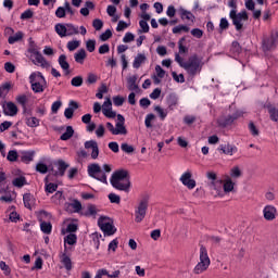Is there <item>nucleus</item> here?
Returning a JSON list of instances; mask_svg holds the SVG:
<instances>
[{
	"mask_svg": "<svg viewBox=\"0 0 278 278\" xmlns=\"http://www.w3.org/2000/svg\"><path fill=\"white\" fill-rule=\"evenodd\" d=\"M10 127H12V122H3L0 124V131L1 134H3V131H8V129H10Z\"/></svg>",
	"mask_w": 278,
	"mask_h": 278,
	"instance_id": "nucleus-64",
	"label": "nucleus"
},
{
	"mask_svg": "<svg viewBox=\"0 0 278 278\" xmlns=\"http://www.w3.org/2000/svg\"><path fill=\"white\" fill-rule=\"evenodd\" d=\"M65 208L70 214H79L81 212V202L79 200H73L65 204Z\"/></svg>",
	"mask_w": 278,
	"mask_h": 278,
	"instance_id": "nucleus-15",
	"label": "nucleus"
},
{
	"mask_svg": "<svg viewBox=\"0 0 278 278\" xmlns=\"http://www.w3.org/2000/svg\"><path fill=\"white\" fill-rule=\"evenodd\" d=\"M233 115H228V116H222L217 119V123L219 127H229V125H233Z\"/></svg>",
	"mask_w": 278,
	"mask_h": 278,
	"instance_id": "nucleus-24",
	"label": "nucleus"
},
{
	"mask_svg": "<svg viewBox=\"0 0 278 278\" xmlns=\"http://www.w3.org/2000/svg\"><path fill=\"white\" fill-rule=\"evenodd\" d=\"M60 262L63 264L65 270H73V262L71 256L66 254V250L60 254Z\"/></svg>",
	"mask_w": 278,
	"mask_h": 278,
	"instance_id": "nucleus-20",
	"label": "nucleus"
},
{
	"mask_svg": "<svg viewBox=\"0 0 278 278\" xmlns=\"http://www.w3.org/2000/svg\"><path fill=\"white\" fill-rule=\"evenodd\" d=\"M7 160L9 162H16V160H18V152H16V150H10Z\"/></svg>",
	"mask_w": 278,
	"mask_h": 278,
	"instance_id": "nucleus-50",
	"label": "nucleus"
},
{
	"mask_svg": "<svg viewBox=\"0 0 278 278\" xmlns=\"http://www.w3.org/2000/svg\"><path fill=\"white\" fill-rule=\"evenodd\" d=\"M54 29L60 38H66V24H56Z\"/></svg>",
	"mask_w": 278,
	"mask_h": 278,
	"instance_id": "nucleus-35",
	"label": "nucleus"
},
{
	"mask_svg": "<svg viewBox=\"0 0 278 278\" xmlns=\"http://www.w3.org/2000/svg\"><path fill=\"white\" fill-rule=\"evenodd\" d=\"M212 264V261L210 260V255L207 254V248L201 245L200 247V256L199 262L193 268V273L195 275H201L202 273H205L207 268H210V265Z\"/></svg>",
	"mask_w": 278,
	"mask_h": 278,
	"instance_id": "nucleus-4",
	"label": "nucleus"
},
{
	"mask_svg": "<svg viewBox=\"0 0 278 278\" xmlns=\"http://www.w3.org/2000/svg\"><path fill=\"white\" fill-rule=\"evenodd\" d=\"M111 186L115 190H121L122 192H129L131 188V181H129V174L125 169L116 170L111 176Z\"/></svg>",
	"mask_w": 278,
	"mask_h": 278,
	"instance_id": "nucleus-1",
	"label": "nucleus"
},
{
	"mask_svg": "<svg viewBox=\"0 0 278 278\" xmlns=\"http://www.w3.org/2000/svg\"><path fill=\"white\" fill-rule=\"evenodd\" d=\"M222 186L224 188V192L229 193V192H233V186H236V184L233 182V180H231V177H227L224 180V184L222 182Z\"/></svg>",
	"mask_w": 278,
	"mask_h": 278,
	"instance_id": "nucleus-26",
	"label": "nucleus"
},
{
	"mask_svg": "<svg viewBox=\"0 0 278 278\" xmlns=\"http://www.w3.org/2000/svg\"><path fill=\"white\" fill-rule=\"evenodd\" d=\"M99 214V208L96 205H89L87 211L84 213L85 216H97Z\"/></svg>",
	"mask_w": 278,
	"mask_h": 278,
	"instance_id": "nucleus-42",
	"label": "nucleus"
},
{
	"mask_svg": "<svg viewBox=\"0 0 278 278\" xmlns=\"http://www.w3.org/2000/svg\"><path fill=\"white\" fill-rule=\"evenodd\" d=\"M96 47H97V41L94 39H89L86 42V48H87V51H89V53H92Z\"/></svg>",
	"mask_w": 278,
	"mask_h": 278,
	"instance_id": "nucleus-54",
	"label": "nucleus"
},
{
	"mask_svg": "<svg viewBox=\"0 0 278 278\" xmlns=\"http://www.w3.org/2000/svg\"><path fill=\"white\" fill-rule=\"evenodd\" d=\"M66 244H70L71 247H73V244H77V235L71 232L70 235L65 236L64 237L65 251H66Z\"/></svg>",
	"mask_w": 278,
	"mask_h": 278,
	"instance_id": "nucleus-29",
	"label": "nucleus"
},
{
	"mask_svg": "<svg viewBox=\"0 0 278 278\" xmlns=\"http://www.w3.org/2000/svg\"><path fill=\"white\" fill-rule=\"evenodd\" d=\"M58 63L61 66L62 71H64L65 75L71 74V64L68 63L66 54H61L58 59Z\"/></svg>",
	"mask_w": 278,
	"mask_h": 278,
	"instance_id": "nucleus-17",
	"label": "nucleus"
},
{
	"mask_svg": "<svg viewBox=\"0 0 278 278\" xmlns=\"http://www.w3.org/2000/svg\"><path fill=\"white\" fill-rule=\"evenodd\" d=\"M212 186H213V189L216 190L217 194L219 197H223V194H220V192H223V181L220 180L213 181Z\"/></svg>",
	"mask_w": 278,
	"mask_h": 278,
	"instance_id": "nucleus-51",
	"label": "nucleus"
},
{
	"mask_svg": "<svg viewBox=\"0 0 278 278\" xmlns=\"http://www.w3.org/2000/svg\"><path fill=\"white\" fill-rule=\"evenodd\" d=\"M121 149L124 153H134V151H136L134 146H130L129 143H122Z\"/></svg>",
	"mask_w": 278,
	"mask_h": 278,
	"instance_id": "nucleus-55",
	"label": "nucleus"
},
{
	"mask_svg": "<svg viewBox=\"0 0 278 278\" xmlns=\"http://www.w3.org/2000/svg\"><path fill=\"white\" fill-rule=\"evenodd\" d=\"M45 190L48 194H53L58 190V185L53 182H46Z\"/></svg>",
	"mask_w": 278,
	"mask_h": 278,
	"instance_id": "nucleus-46",
	"label": "nucleus"
},
{
	"mask_svg": "<svg viewBox=\"0 0 278 278\" xmlns=\"http://www.w3.org/2000/svg\"><path fill=\"white\" fill-rule=\"evenodd\" d=\"M173 34H181L182 31L185 34H188L190 31V27L188 25H178L172 29Z\"/></svg>",
	"mask_w": 278,
	"mask_h": 278,
	"instance_id": "nucleus-40",
	"label": "nucleus"
},
{
	"mask_svg": "<svg viewBox=\"0 0 278 278\" xmlns=\"http://www.w3.org/2000/svg\"><path fill=\"white\" fill-rule=\"evenodd\" d=\"M182 186H186L188 190H194L197 188V181L192 179V173L190 170L185 172L179 179Z\"/></svg>",
	"mask_w": 278,
	"mask_h": 278,
	"instance_id": "nucleus-11",
	"label": "nucleus"
},
{
	"mask_svg": "<svg viewBox=\"0 0 278 278\" xmlns=\"http://www.w3.org/2000/svg\"><path fill=\"white\" fill-rule=\"evenodd\" d=\"M71 85L74 86L75 88H79L80 86L84 85V77L76 76V77L72 78Z\"/></svg>",
	"mask_w": 278,
	"mask_h": 278,
	"instance_id": "nucleus-47",
	"label": "nucleus"
},
{
	"mask_svg": "<svg viewBox=\"0 0 278 278\" xmlns=\"http://www.w3.org/2000/svg\"><path fill=\"white\" fill-rule=\"evenodd\" d=\"M175 62H177L181 68H185L188 75L194 76L198 73H201V59H199L197 54L191 55L187 62H184V59L179 53H176Z\"/></svg>",
	"mask_w": 278,
	"mask_h": 278,
	"instance_id": "nucleus-2",
	"label": "nucleus"
},
{
	"mask_svg": "<svg viewBox=\"0 0 278 278\" xmlns=\"http://www.w3.org/2000/svg\"><path fill=\"white\" fill-rule=\"evenodd\" d=\"M37 173H41L42 175L47 174L49 170V167L45 163H38L36 165Z\"/></svg>",
	"mask_w": 278,
	"mask_h": 278,
	"instance_id": "nucleus-53",
	"label": "nucleus"
},
{
	"mask_svg": "<svg viewBox=\"0 0 278 278\" xmlns=\"http://www.w3.org/2000/svg\"><path fill=\"white\" fill-rule=\"evenodd\" d=\"M26 125L28 127H38L40 125V119H38L37 117H28L26 119Z\"/></svg>",
	"mask_w": 278,
	"mask_h": 278,
	"instance_id": "nucleus-48",
	"label": "nucleus"
},
{
	"mask_svg": "<svg viewBox=\"0 0 278 278\" xmlns=\"http://www.w3.org/2000/svg\"><path fill=\"white\" fill-rule=\"evenodd\" d=\"M80 46H81V41L72 40L67 42L66 48L68 49V51H75L76 49H79Z\"/></svg>",
	"mask_w": 278,
	"mask_h": 278,
	"instance_id": "nucleus-45",
	"label": "nucleus"
},
{
	"mask_svg": "<svg viewBox=\"0 0 278 278\" xmlns=\"http://www.w3.org/2000/svg\"><path fill=\"white\" fill-rule=\"evenodd\" d=\"M140 29L138 30V34H149V23L146 21L139 22Z\"/></svg>",
	"mask_w": 278,
	"mask_h": 278,
	"instance_id": "nucleus-49",
	"label": "nucleus"
},
{
	"mask_svg": "<svg viewBox=\"0 0 278 278\" xmlns=\"http://www.w3.org/2000/svg\"><path fill=\"white\" fill-rule=\"evenodd\" d=\"M92 27L96 29V31H101V29H103V21L99 18L93 20Z\"/></svg>",
	"mask_w": 278,
	"mask_h": 278,
	"instance_id": "nucleus-59",
	"label": "nucleus"
},
{
	"mask_svg": "<svg viewBox=\"0 0 278 278\" xmlns=\"http://www.w3.org/2000/svg\"><path fill=\"white\" fill-rule=\"evenodd\" d=\"M105 92H108V87L105 85H102L96 93L97 99H103V94H105Z\"/></svg>",
	"mask_w": 278,
	"mask_h": 278,
	"instance_id": "nucleus-62",
	"label": "nucleus"
},
{
	"mask_svg": "<svg viewBox=\"0 0 278 278\" xmlns=\"http://www.w3.org/2000/svg\"><path fill=\"white\" fill-rule=\"evenodd\" d=\"M86 58L87 54L85 49H80L74 54V60L77 62V64H84Z\"/></svg>",
	"mask_w": 278,
	"mask_h": 278,
	"instance_id": "nucleus-28",
	"label": "nucleus"
},
{
	"mask_svg": "<svg viewBox=\"0 0 278 278\" xmlns=\"http://www.w3.org/2000/svg\"><path fill=\"white\" fill-rule=\"evenodd\" d=\"M230 177L232 179H240V177H242V170L240 169V167L235 166L230 169Z\"/></svg>",
	"mask_w": 278,
	"mask_h": 278,
	"instance_id": "nucleus-41",
	"label": "nucleus"
},
{
	"mask_svg": "<svg viewBox=\"0 0 278 278\" xmlns=\"http://www.w3.org/2000/svg\"><path fill=\"white\" fill-rule=\"evenodd\" d=\"M248 127L252 136H260V129H257V126L253 122H250Z\"/></svg>",
	"mask_w": 278,
	"mask_h": 278,
	"instance_id": "nucleus-57",
	"label": "nucleus"
},
{
	"mask_svg": "<svg viewBox=\"0 0 278 278\" xmlns=\"http://www.w3.org/2000/svg\"><path fill=\"white\" fill-rule=\"evenodd\" d=\"M96 136L97 138H103L105 136V126L100 124L96 129Z\"/></svg>",
	"mask_w": 278,
	"mask_h": 278,
	"instance_id": "nucleus-58",
	"label": "nucleus"
},
{
	"mask_svg": "<svg viewBox=\"0 0 278 278\" xmlns=\"http://www.w3.org/2000/svg\"><path fill=\"white\" fill-rule=\"evenodd\" d=\"M218 151H222L225 155H233V153H238V148L227 143L220 144Z\"/></svg>",
	"mask_w": 278,
	"mask_h": 278,
	"instance_id": "nucleus-22",
	"label": "nucleus"
},
{
	"mask_svg": "<svg viewBox=\"0 0 278 278\" xmlns=\"http://www.w3.org/2000/svg\"><path fill=\"white\" fill-rule=\"evenodd\" d=\"M154 111L159 114L161 121H164L168 116V111L162 109V106H154Z\"/></svg>",
	"mask_w": 278,
	"mask_h": 278,
	"instance_id": "nucleus-43",
	"label": "nucleus"
},
{
	"mask_svg": "<svg viewBox=\"0 0 278 278\" xmlns=\"http://www.w3.org/2000/svg\"><path fill=\"white\" fill-rule=\"evenodd\" d=\"M79 104H77V102L75 101H71L70 102V108L65 109L64 111V116L65 118H73V114H75V110H78Z\"/></svg>",
	"mask_w": 278,
	"mask_h": 278,
	"instance_id": "nucleus-23",
	"label": "nucleus"
},
{
	"mask_svg": "<svg viewBox=\"0 0 278 278\" xmlns=\"http://www.w3.org/2000/svg\"><path fill=\"white\" fill-rule=\"evenodd\" d=\"M136 81H138V76L136 75L127 78L128 90H138V84H136Z\"/></svg>",
	"mask_w": 278,
	"mask_h": 278,
	"instance_id": "nucleus-30",
	"label": "nucleus"
},
{
	"mask_svg": "<svg viewBox=\"0 0 278 278\" xmlns=\"http://www.w3.org/2000/svg\"><path fill=\"white\" fill-rule=\"evenodd\" d=\"M117 123L114 124L108 122L106 129L112 134V136H127V127H125V117L121 114L117 115Z\"/></svg>",
	"mask_w": 278,
	"mask_h": 278,
	"instance_id": "nucleus-6",
	"label": "nucleus"
},
{
	"mask_svg": "<svg viewBox=\"0 0 278 278\" xmlns=\"http://www.w3.org/2000/svg\"><path fill=\"white\" fill-rule=\"evenodd\" d=\"M278 35L271 34L269 37L263 40V51H273L277 47Z\"/></svg>",
	"mask_w": 278,
	"mask_h": 278,
	"instance_id": "nucleus-12",
	"label": "nucleus"
},
{
	"mask_svg": "<svg viewBox=\"0 0 278 278\" xmlns=\"http://www.w3.org/2000/svg\"><path fill=\"white\" fill-rule=\"evenodd\" d=\"M21 160L25 164H29V162H34V152L23 151L21 153Z\"/></svg>",
	"mask_w": 278,
	"mask_h": 278,
	"instance_id": "nucleus-34",
	"label": "nucleus"
},
{
	"mask_svg": "<svg viewBox=\"0 0 278 278\" xmlns=\"http://www.w3.org/2000/svg\"><path fill=\"white\" fill-rule=\"evenodd\" d=\"M166 101L168 109L175 110V106H177V104L179 103V98L177 97V94L170 93L169 96H167Z\"/></svg>",
	"mask_w": 278,
	"mask_h": 278,
	"instance_id": "nucleus-25",
	"label": "nucleus"
},
{
	"mask_svg": "<svg viewBox=\"0 0 278 278\" xmlns=\"http://www.w3.org/2000/svg\"><path fill=\"white\" fill-rule=\"evenodd\" d=\"M66 36H76L79 34V27L73 24H65Z\"/></svg>",
	"mask_w": 278,
	"mask_h": 278,
	"instance_id": "nucleus-33",
	"label": "nucleus"
},
{
	"mask_svg": "<svg viewBox=\"0 0 278 278\" xmlns=\"http://www.w3.org/2000/svg\"><path fill=\"white\" fill-rule=\"evenodd\" d=\"M29 84L33 92L40 93L45 92V86H47V79L42 76V73L35 72L29 76Z\"/></svg>",
	"mask_w": 278,
	"mask_h": 278,
	"instance_id": "nucleus-5",
	"label": "nucleus"
},
{
	"mask_svg": "<svg viewBox=\"0 0 278 278\" xmlns=\"http://www.w3.org/2000/svg\"><path fill=\"white\" fill-rule=\"evenodd\" d=\"M85 149H92L91 159L97 160L99 157V144L94 140H89L85 142Z\"/></svg>",
	"mask_w": 278,
	"mask_h": 278,
	"instance_id": "nucleus-18",
	"label": "nucleus"
},
{
	"mask_svg": "<svg viewBox=\"0 0 278 278\" xmlns=\"http://www.w3.org/2000/svg\"><path fill=\"white\" fill-rule=\"evenodd\" d=\"M31 53V61L34 64H36L37 66H42V68H47V66H49V62H47V60L45 59V56H42V53H40V51L33 49L30 50Z\"/></svg>",
	"mask_w": 278,
	"mask_h": 278,
	"instance_id": "nucleus-10",
	"label": "nucleus"
},
{
	"mask_svg": "<svg viewBox=\"0 0 278 278\" xmlns=\"http://www.w3.org/2000/svg\"><path fill=\"white\" fill-rule=\"evenodd\" d=\"M55 166L58 168V170L54 173V175H56V177H64V173H66V168H68V164L62 160H59L55 163Z\"/></svg>",
	"mask_w": 278,
	"mask_h": 278,
	"instance_id": "nucleus-21",
	"label": "nucleus"
},
{
	"mask_svg": "<svg viewBox=\"0 0 278 278\" xmlns=\"http://www.w3.org/2000/svg\"><path fill=\"white\" fill-rule=\"evenodd\" d=\"M277 207L273 204H267L263 208V216L265 220L273 222L277 218Z\"/></svg>",
	"mask_w": 278,
	"mask_h": 278,
	"instance_id": "nucleus-13",
	"label": "nucleus"
},
{
	"mask_svg": "<svg viewBox=\"0 0 278 278\" xmlns=\"http://www.w3.org/2000/svg\"><path fill=\"white\" fill-rule=\"evenodd\" d=\"M3 112L5 116H16L18 114V106L14 102H7L3 104Z\"/></svg>",
	"mask_w": 278,
	"mask_h": 278,
	"instance_id": "nucleus-16",
	"label": "nucleus"
},
{
	"mask_svg": "<svg viewBox=\"0 0 278 278\" xmlns=\"http://www.w3.org/2000/svg\"><path fill=\"white\" fill-rule=\"evenodd\" d=\"M56 18H64L66 16V7H59L55 11Z\"/></svg>",
	"mask_w": 278,
	"mask_h": 278,
	"instance_id": "nucleus-56",
	"label": "nucleus"
},
{
	"mask_svg": "<svg viewBox=\"0 0 278 278\" xmlns=\"http://www.w3.org/2000/svg\"><path fill=\"white\" fill-rule=\"evenodd\" d=\"M73 134H75L73 126H67L65 132L61 135V140H71V138H73Z\"/></svg>",
	"mask_w": 278,
	"mask_h": 278,
	"instance_id": "nucleus-37",
	"label": "nucleus"
},
{
	"mask_svg": "<svg viewBox=\"0 0 278 278\" xmlns=\"http://www.w3.org/2000/svg\"><path fill=\"white\" fill-rule=\"evenodd\" d=\"M109 200L111 201V203H116V205H118V203H121V195L116 193H110Z\"/></svg>",
	"mask_w": 278,
	"mask_h": 278,
	"instance_id": "nucleus-61",
	"label": "nucleus"
},
{
	"mask_svg": "<svg viewBox=\"0 0 278 278\" xmlns=\"http://www.w3.org/2000/svg\"><path fill=\"white\" fill-rule=\"evenodd\" d=\"M113 103H114V105H116V108H121V105H123L125 103V98H123L121 96H115V97H113Z\"/></svg>",
	"mask_w": 278,
	"mask_h": 278,
	"instance_id": "nucleus-60",
	"label": "nucleus"
},
{
	"mask_svg": "<svg viewBox=\"0 0 278 278\" xmlns=\"http://www.w3.org/2000/svg\"><path fill=\"white\" fill-rule=\"evenodd\" d=\"M102 114L106 118H116V111L112 110V100L110 98H106L102 104Z\"/></svg>",
	"mask_w": 278,
	"mask_h": 278,
	"instance_id": "nucleus-14",
	"label": "nucleus"
},
{
	"mask_svg": "<svg viewBox=\"0 0 278 278\" xmlns=\"http://www.w3.org/2000/svg\"><path fill=\"white\" fill-rule=\"evenodd\" d=\"M229 18L232 21V25H235L237 31H241L242 27H244V23L249 21V14L247 11L237 12L230 11Z\"/></svg>",
	"mask_w": 278,
	"mask_h": 278,
	"instance_id": "nucleus-7",
	"label": "nucleus"
},
{
	"mask_svg": "<svg viewBox=\"0 0 278 278\" xmlns=\"http://www.w3.org/2000/svg\"><path fill=\"white\" fill-rule=\"evenodd\" d=\"M12 185L15 188H23V186H27V179L24 176H18L12 180Z\"/></svg>",
	"mask_w": 278,
	"mask_h": 278,
	"instance_id": "nucleus-32",
	"label": "nucleus"
},
{
	"mask_svg": "<svg viewBox=\"0 0 278 278\" xmlns=\"http://www.w3.org/2000/svg\"><path fill=\"white\" fill-rule=\"evenodd\" d=\"M10 88H12V85L10 83H4L0 86V99H3L10 92Z\"/></svg>",
	"mask_w": 278,
	"mask_h": 278,
	"instance_id": "nucleus-39",
	"label": "nucleus"
},
{
	"mask_svg": "<svg viewBox=\"0 0 278 278\" xmlns=\"http://www.w3.org/2000/svg\"><path fill=\"white\" fill-rule=\"evenodd\" d=\"M40 229H41L42 233H47L49 236V233H51V231L53 229V226L49 222H41Z\"/></svg>",
	"mask_w": 278,
	"mask_h": 278,
	"instance_id": "nucleus-38",
	"label": "nucleus"
},
{
	"mask_svg": "<svg viewBox=\"0 0 278 278\" xmlns=\"http://www.w3.org/2000/svg\"><path fill=\"white\" fill-rule=\"evenodd\" d=\"M144 62H147V55L139 53V54H137V56H135L132 66L135 68H140V66H142V64H144Z\"/></svg>",
	"mask_w": 278,
	"mask_h": 278,
	"instance_id": "nucleus-27",
	"label": "nucleus"
},
{
	"mask_svg": "<svg viewBox=\"0 0 278 278\" xmlns=\"http://www.w3.org/2000/svg\"><path fill=\"white\" fill-rule=\"evenodd\" d=\"M98 225L105 236H114V233H116L114 220L108 216H100Z\"/></svg>",
	"mask_w": 278,
	"mask_h": 278,
	"instance_id": "nucleus-8",
	"label": "nucleus"
},
{
	"mask_svg": "<svg viewBox=\"0 0 278 278\" xmlns=\"http://www.w3.org/2000/svg\"><path fill=\"white\" fill-rule=\"evenodd\" d=\"M178 14H179L181 21H187V23H194V14H192V12H190L184 8H179Z\"/></svg>",
	"mask_w": 278,
	"mask_h": 278,
	"instance_id": "nucleus-19",
	"label": "nucleus"
},
{
	"mask_svg": "<svg viewBox=\"0 0 278 278\" xmlns=\"http://www.w3.org/2000/svg\"><path fill=\"white\" fill-rule=\"evenodd\" d=\"M0 270L3 271V274L5 275V277H10V275H12V269L10 268V266L3 262L0 261Z\"/></svg>",
	"mask_w": 278,
	"mask_h": 278,
	"instance_id": "nucleus-44",
	"label": "nucleus"
},
{
	"mask_svg": "<svg viewBox=\"0 0 278 278\" xmlns=\"http://www.w3.org/2000/svg\"><path fill=\"white\" fill-rule=\"evenodd\" d=\"M149 207V198H143L135 210V220L142 223L144 216H147V210Z\"/></svg>",
	"mask_w": 278,
	"mask_h": 278,
	"instance_id": "nucleus-9",
	"label": "nucleus"
},
{
	"mask_svg": "<svg viewBox=\"0 0 278 278\" xmlns=\"http://www.w3.org/2000/svg\"><path fill=\"white\" fill-rule=\"evenodd\" d=\"M109 149L113 152V153H118V151H121L119 147H118V142L116 141H111L109 143Z\"/></svg>",
	"mask_w": 278,
	"mask_h": 278,
	"instance_id": "nucleus-63",
	"label": "nucleus"
},
{
	"mask_svg": "<svg viewBox=\"0 0 278 278\" xmlns=\"http://www.w3.org/2000/svg\"><path fill=\"white\" fill-rule=\"evenodd\" d=\"M23 31H17L14 35L10 36L8 39L9 45H14L16 42H20V40H23Z\"/></svg>",
	"mask_w": 278,
	"mask_h": 278,
	"instance_id": "nucleus-36",
	"label": "nucleus"
},
{
	"mask_svg": "<svg viewBox=\"0 0 278 278\" xmlns=\"http://www.w3.org/2000/svg\"><path fill=\"white\" fill-rule=\"evenodd\" d=\"M105 173H112V166L104 164L101 166L97 163L90 164L88 166V175L101 184L108 185V175Z\"/></svg>",
	"mask_w": 278,
	"mask_h": 278,
	"instance_id": "nucleus-3",
	"label": "nucleus"
},
{
	"mask_svg": "<svg viewBox=\"0 0 278 278\" xmlns=\"http://www.w3.org/2000/svg\"><path fill=\"white\" fill-rule=\"evenodd\" d=\"M270 118L278 123V110L274 106H268Z\"/></svg>",
	"mask_w": 278,
	"mask_h": 278,
	"instance_id": "nucleus-52",
	"label": "nucleus"
},
{
	"mask_svg": "<svg viewBox=\"0 0 278 278\" xmlns=\"http://www.w3.org/2000/svg\"><path fill=\"white\" fill-rule=\"evenodd\" d=\"M34 195H31V193H25L23 195V202L25 207H27V210H31V205H34Z\"/></svg>",
	"mask_w": 278,
	"mask_h": 278,
	"instance_id": "nucleus-31",
	"label": "nucleus"
}]
</instances>
